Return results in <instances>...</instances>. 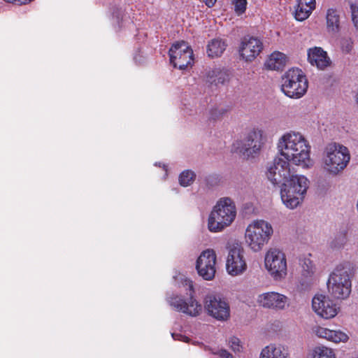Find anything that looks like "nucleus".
Returning a JSON list of instances; mask_svg holds the SVG:
<instances>
[{
	"label": "nucleus",
	"instance_id": "obj_1",
	"mask_svg": "<svg viewBox=\"0 0 358 358\" xmlns=\"http://www.w3.org/2000/svg\"><path fill=\"white\" fill-rule=\"evenodd\" d=\"M278 148L281 156L296 165L306 168L311 163L310 146L299 133L284 134L278 141Z\"/></svg>",
	"mask_w": 358,
	"mask_h": 358
},
{
	"label": "nucleus",
	"instance_id": "obj_2",
	"mask_svg": "<svg viewBox=\"0 0 358 358\" xmlns=\"http://www.w3.org/2000/svg\"><path fill=\"white\" fill-rule=\"evenodd\" d=\"M350 159L347 147L336 143H329L323 152V169L327 173L336 176L347 166Z\"/></svg>",
	"mask_w": 358,
	"mask_h": 358
},
{
	"label": "nucleus",
	"instance_id": "obj_3",
	"mask_svg": "<svg viewBox=\"0 0 358 358\" xmlns=\"http://www.w3.org/2000/svg\"><path fill=\"white\" fill-rule=\"evenodd\" d=\"M309 181L303 176L293 175L280 185V195L287 207L293 209L303 199Z\"/></svg>",
	"mask_w": 358,
	"mask_h": 358
},
{
	"label": "nucleus",
	"instance_id": "obj_4",
	"mask_svg": "<svg viewBox=\"0 0 358 358\" xmlns=\"http://www.w3.org/2000/svg\"><path fill=\"white\" fill-rule=\"evenodd\" d=\"M236 215V206L229 198H222L210 213L208 227L212 232L222 231L230 225Z\"/></svg>",
	"mask_w": 358,
	"mask_h": 358
},
{
	"label": "nucleus",
	"instance_id": "obj_5",
	"mask_svg": "<svg viewBox=\"0 0 358 358\" xmlns=\"http://www.w3.org/2000/svg\"><path fill=\"white\" fill-rule=\"evenodd\" d=\"M351 268L349 264H340L331 273L328 280L329 292L338 299L348 298L351 292Z\"/></svg>",
	"mask_w": 358,
	"mask_h": 358
},
{
	"label": "nucleus",
	"instance_id": "obj_6",
	"mask_svg": "<svg viewBox=\"0 0 358 358\" xmlns=\"http://www.w3.org/2000/svg\"><path fill=\"white\" fill-rule=\"evenodd\" d=\"M308 80L304 73L298 68L287 71L281 78V90L288 97L299 99L307 92Z\"/></svg>",
	"mask_w": 358,
	"mask_h": 358
},
{
	"label": "nucleus",
	"instance_id": "obj_7",
	"mask_svg": "<svg viewBox=\"0 0 358 358\" xmlns=\"http://www.w3.org/2000/svg\"><path fill=\"white\" fill-rule=\"evenodd\" d=\"M273 232L272 226L268 222L262 220L255 221L246 229V243L253 251H259L268 243Z\"/></svg>",
	"mask_w": 358,
	"mask_h": 358
},
{
	"label": "nucleus",
	"instance_id": "obj_8",
	"mask_svg": "<svg viewBox=\"0 0 358 358\" xmlns=\"http://www.w3.org/2000/svg\"><path fill=\"white\" fill-rule=\"evenodd\" d=\"M263 145L262 135L260 131H252L242 141H236L233 145L235 152L243 158L254 157L257 155Z\"/></svg>",
	"mask_w": 358,
	"mask_h": 358
},
{
	"label": "nucleus",
	"instance_id": "obj_9",
	"mask_svg": "<svg viewBox=\"0 0 358 358\" xmlns=\"http://www.w3.org/2000/svg\"><path fill=\"white\" fill-rule=\"evenodd\" d=\"M265 266L274 280L284 278L287 275L285 255L278 249H270L265 255Z\"/></svg>",
	"mask_w": 358,
	"mask_h": 358
},
{
	"label": "nucleus",
	"instance_id": "obj_10",
	"mask_svg": "<svg viewBox=\"0 0 358 358\" xmlns=\"http://www.w3.org/2000/svg\"><path fill=\"white\" fill-rule=\"evenodd\" d=\"M169 55L174 68L183 70L193 64V50L183 41L174 43L169 50Z\"/></svg>",
	"mask_w": 358,
	"mask_h": 358
},
{
	"label": "nucleus",
	"instance_id": "obj_11",
	"mask_svg": "<svg viewBox=\"0 0 358 358\" xmlns=\"http://www.w3.org/2000/svg\"><path fill=\"white\" fill-rule=\"evenodd\" d=\"M186 285L189 286V299L186 300L181 296H176L171 299L170 305L178 312H181L192 317H196L201 313L202 307L193 297L194 290L192 282L191 280H186Z\"/></svg>",
	"mask_w": 358,
	"mask_h": 358
},
{
	"label": "nucleus",
	"instance_id": "obj_12",
	"mask_svg": "<svg viewBox=\"0 0 358 358\" xmlns=\"http://www.w3.org/2000/svg\"><path fill=\"white\" fill-rule=\"evenodd\" d=\"M226 269L232 276L241 275L246 271L244 249L240 244L234 243L230 247L226 261Z\"/></svg>",
	"mask_w": 358,
	"mask_h": 358
},
{
	"label": "nucleus",
	"instance_id": "obj_13",
	"mask_svg": "<svg viewBox=\"0 0 358 358\" xmlns=\"http://www.w3.org/2000/svg\"><path fill=\"white\" fill-rule=\"evenodd\" d=\"M217 257L212 249L203 251L196 262V269L198 274L206 280H211L216 273Z\"/></svg>",
	"mask_w": 358,
	"mask_h": 358
},
{
	"label": "nucleus",
	"instance_id": "obj_14",
	"mask_svg": "<svg viewBox=\"0 0 358 358\" xmlns=\"http://www.w3.org/2000/svg\"><path fill=\"white\" fill-rule=\"evenodd\" d=\"M289 162L280 157L274 159L273 164L268 168L267 172V177L273 185H281L293 176L290 172Z\"/></svg>",
	"mask_w": 358,
	"mask_h": 358
},
{
	"label": "nucleus",
	"instance_id": "obj_15",
	"mask_svg": "<svg viewBox=\"0 0 358 358\" xmlns=\"http://www.w3.org/2000/svg\"><path fill=\"white\" fill-rule=\"evenodd\" d=\"M204 303L208 313L215 319L225 320L229 317V306L220 296L213 294L207 295Z\"/></svg>",
	"mask_w": 358,
	"mask_h": 358
},
{
	"label": "nucleus",
	"instance_id": "obj_16",
	"mask_svg": "<svg viewBox=\"0 0 358 358\" xmlns=\"http://www.w3.org/2000/svg\"><path fill=\"white\" fill-rule=\"evenodd\" d=\"M312 307L317 315L324 319L334 317L339 310V307L333 300L323 294H317L313 297Z\"/></svg>",
	"mask_w": 358,
	"mask_h": 358
},
{
	"label": "nucleus",
	"instance_id": "obj_17",
	"mask_svg": "<svg viewBox=\"0 0 358 358\" xmlns=\"http://www.w3.org/2000/svg\"><path fill=\"white\" fill-rule=\"evenodd\" d=\"M257 301L264 308L281 310L288 306L289 299L284 294L268 292L259 295Z\"/></svg>",
	"mask_w": 358,
	"mask_h": 358
},
{
	"label": "nucleus",
	"instance_id": "obj_18",
	"mask_svg": "<svg viewBox=\"0 0 358 358\" xmlns=\"http://www.w3.org/2000/svg\"><path fill=\"white\" fill-rule=\"evenodd\" d=\"M262 42L255 37H244L239 48L241 57L246 62H252L262 52Z\"/></svg>",
	"mask_w": 358,
	"mask_h": 358
},
{
	"label": "nucleus",
	"instance_id": "obj_19",
	"mask_svg": "<svg viewBox=\"0 0 358 358\" xmlns=\"http://www.w3.org/2000/svg\"><path fill=\"white\" fill-rule=\"evenodd\" d=\"M308 60L313 66L319 69H324L331 64L327 53L322 48L315 47L308 50Z\"/></svg>",
	"mask_w": 358,
	"mask_h": 358
},
{
	"label": "nucleus",
	"instance_id": "obj_20",
	"mask_svg": "<svg viewBox=\"0 0 358 358\" xmlns=\"http://www.w3.org/2000/svg\"><path fill=\"white\" fill-rule=\"evenodd\" d=\"M315 332L318 337L334 343L346 342L348 340V336L341 330L335 331L322 327H317Z\"/></svg>",
	"mask_w": 358,
	"mask_h": 358
},
{
	"label": "nucleus",
	"instance_id": "obj_21",
	"mask_svg": "<svg viewBox=\"0 0 358 358\" xmlns=\"http://www.w3.org/2000/svg\"><path fill=\"white\" fill-rule=\"evenodd\" d=\"M227 46L225 41L221 38H213L207 45L206 53L210 58L219 57L226 50Z\"/></svg>",
	"mask_w": 358,
	"mask_h": 358
},
{
	"label": "nucleus",
	"instance_id": "obj_22",
	"mask_svg": "<svg viewBox=\"0 0 358 358\" xmlns=\"http://www.w3.org/2000/svg\"><path fill=\"white\" fill-rule=\"evenodd\" d=\"M286 63V56L280 52H273L265 62V66L269 70H280Z\"/></svg>",
	"mask_w": 358,
	"mask_h": 358
},
{
	"label": "nucleus",
	"instance_id": "obj_23",
	"mask_svg": "<svg viewBox=\"0 0 358 358\" xmlns=\"http://www.w3.org/2000/svg\"><path fill=\"white\" fill-rule=\"evenodd\" d=\"M327 28L329 32L337 33L340 29V17L336 10L329 8L327 12Z\"/></svg>",
	"mask_w": 358,
	"mask_h": 358
},
{
	"label": "nucleus",
	"instance_id": "obj_24",
	"mask_svg": "<svg viewBox=\"0 0 358 358\" xmlns=\"http://www.w3.org/2000/svg\"><path fill=\"white\" fill-rule=\"evenodd\" d=\"M207 80L215 85L224 84L229 80V74L227 71L215 69L208 72Z\"/></svg>",
	"mask_w": 358,
	"mask_h": 358
},
{
	"label": "nucleus",
	"instance_id": "obj_25",
	"mask_svg": "<svg viewBox=\"0 0 358 358\" xmlns=\"http://www.w3.org/2000/svg\"><path fill=\"white\" fill-rule=\"evenodd\" d=\"M259 358H287L281 347L270 345L262 349Z\"/></svg>",
	"mask_w": 358,
	"mask_h": 358
},
{
	"label": "nucleus",
	"instance_id": "obj_26",
	"mask_svg": "<svg viewBox=\"0 0 358 358\" xmlns=\"http://www.w3.org/2000/svg\"><path fill=\"white\" fill-rule=\"evenodd\" d=\"M311 358H336V355L332 349L322 346L313 350Z\"/></svg>",
	"mask_w": 358,
	"mask_h": 358
},
{
	"label": "nucleus",
	"instance_id": "obj_27",
	"mask_svg": "<svg viewBox=\"0 0 358 358\" xmlns=\"http://www.w3.org/2000/svg\"><path fill=\"white\" fill-rule=\"evenodd\" d=\"M229 109L222 106L212 108L209 111L208 120L216 122L221 120L228 113Z\"/></svg>",
	"mask_w": 358,
	"mask_h": 358
},
{
	"label": "nucleus",
	"instance_id": "obj_28",
	"mask_svg": "<svg viewBox=\"0 0 358 358\" xmlns=\"http://www.w3.org/2000/svg\"><path fill=\"white\" fill-rule=\"evenodd\" d=\"M196 175L194 171L185 170L179 176L180 184L183 187L190 185L194 180Z\"/></svg>",
	"mask_w": 358,
	"mask_h": 358
},
{
	"label": "nucleus",
	"instance_id": "obj_29",
	"mask_svg": "<svg viewBox=\"0 0 358 358\" xmlns=\"http://www.w3.org/2000/svg\"><path fill=\"white\" fill-rule=\"evenodd\" d=\"M312 11L311 7L308 8L302 6L301 3L298 1L297 8L295 10V18L298 21H303L310 16Z\"/></svg>",
	"mask_w": 358,
	"mask_h": 358
},
{
	"label": "nucleus",
	"instance_id": "obj_30",
	"mask_svg": "<svg viewBox=\"0 0 358 358\" xmlns=\"http://www.w3.org/2000/svg\"><path fill=\"white\" fill-rule=\"evenodd\" d=\"M341 47L342 51L349 53L353 48V42L350 38H343L341 40Z\"/></svg>",
	"mask_w": 358,
	"mask_h": 358
},
{
	"label": "nucleus",
	"instance_id": "obj_31",
	"mask_svg": "<svg viewBox=\"0 0 358 358\" xmlns=\"http://www.w3.org/2000/svg\"><path fill=\"white\" fill-rule=\"evenodd\" d=\"M346 242V234H341L331 242V246L333 248H340Z\"/></svg>",
	"mask_w": 358,
	"mask_h": 358
},
{
	"label": "nucleus",
	"instance_id": "obj_32",
	"mask_svg": "<svg viewBox=\"0 0 358 358\" xmlns=\"http://www.w3.org/2000/svg\"><path fill=\"white\" fill-rule=\"evenodd\" d=\"M247 7V0H235L234 1V10L235 12L241 15L245 13Z\"/></svg>",
	"mask_w": 358,
	"mask_h": 358
},
{
	"label": "nucleus",
	"instance_id": "obj_33",
	"mask_svg": "<svg viewBox=\"0 0 358 358\" xmlns=\"http://www.w3.org/2000/svg\"><path fill=\"white\" fill-rule=\"evenodd\" d=\"M303 275L306 276H310L313 274V265L310 259H305L303 264Z\"/></svg>",
	"mask_w": 358,
	"mask_h": 358
},
{
	"label": "nucleus",
	"instance_id": "obj_34",
	"mask_svg": "<svg viewBox=\"0 0 358 358\" xmlns=\"http://www.w3.org/2000/svg\"><path fill=\"white\" fill-rule=\"evenodd\" d=\"M229 343L230 345L231 350L235 352H240L242 349V345H241L240 339L235 336L230 338Z\"/></svg>",
	"mask_w": 358,
	"mask_h": 358
},
{
	"label": "nucleus",
	"instance_id": "obj_35",
	"mask_svg": "<svg viewBox=\"0 0 358 358\" xmlns=\"http://www.w3.org/2000/svg\"><path fill=\"white\" fill-rule=\"evenodd\" d=\"M210 353L219 356L220 358H234V356L225 349L214 350L210 348L209 350Z\"/></svg>",
	"mask_w": 358,
	"mask_h": 358
},
{
	"label": "nucleus",
	"instance_id": "obj_36",
	"mask_svg": "<svg viewBox=\"0 0 358 358\" xmlns=\"http://www.w3.org/2000/svg\"><path fill=\"white\" fill-rule=\"evenodd\" d=\"M352 20L356 30L358 31V6L352 4L350 6Z\"/></svg>",
	"mask_w": 358,
	"mask_h": 358
},
{
	"label": "nucleus",
	"instance_id": "obj_37",
	"mask_svg": "<svg viewBox=\"0 0 358 358\" xmlns=\"http://www.w3.org/2000/svg\"><path fill=\"white\" fill-rule=\"evenodd\" d=\"M298 1L301 3L302 6L308 8L311 7V10H313L315 8V0H298Z\"/></svg>",
	"mask_w": 358,
	"mask_h": 358
},
{
	"label": "nucleus",
	"instance_id": "obj_38",
	"mask_svg": "<svg viewBox=\"0 0 358 358\" xmlns=\"http://www.w3.org/2000/svg\"><path fill=\"white\" fill-rule=\"evenodd\" d=\"M172 337L174 340L182 341L183 342H189V338L180 334H172Z\"/></svg>",
	"mask_w": 358,
	"mask_h": 358
},
{
	"label": "nucleus",
	"instance_id": "obj_39",
	"mask_svg": "<svg viewBox=\"0 0 358 358\" xmlns=\"http://www.w3.org/2000/svg\"><path fill=\"white\" fill-rule=\"evenodd\" d=\"M203 1L208 8H211L215 5L217 0H203Z\"/></svg>",
	"mask_w": 358,
	"mask_h": 358
},
{
	"label": "nucleus",
	"instance_id": "obj_40",
	"mask_svg": "<svg viewBox=\"0 0 358 358\" xmlns=\"http://www.w3.org/2000/svg\"><path fill=\"white\" fill-rule=\"evenodd\" d=\"M117 12L118 13V14L120 13V15L122 13V10L119 9H117Z\"/></svg>",
	"mask_w": 358,
	"mask_h": 358
},
{
	"label": "nucleus",
	"instance_id": "obj_41",
	"mask_svg": "<svg viewBox=\"0 0 358 358\" xmlns=\"http://www.w3.org/2000/svg\"><path fill=\"white\" fill-rule=\"evenodd\" d=\"M358 358V357H357Z\"/></svg>",
	"mask_w": 358,
	"mask_h": 358
}]
</instances>
